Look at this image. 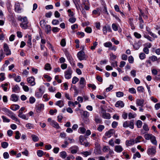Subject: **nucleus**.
Listing matches in <instances>:
<instances>
[{"label": "nucleus", "instance_id": "2eb2a0df", "mask_svg": "<svg viewBox=\"0 0 160 160\" xmlns=\"http://www.w3.org/2000/svg\"><path fill=\"white\" fill-rule=\"evenodd\" d=\"M32 37L31 35H28V40L27 41V44L28 46L30 48L32 47V43L31 42Z\"/></svg>", "mask_w": 160, "mask_h": 160}, {"label": "nucleus", "instance_id": "6e6552de", "mask_svg": "<svg viewBox=\"0 0 160 160\" xmlns=\"http://www.w3.org/2000/svg\"><path fill=\"white\" fill-rule=\"evenodd\" d=\"M34 78L32 77L28 78L27 79V81L30 83L31 86H34L35 85V82H34Z\"/></svg>", "mask_w": 160, "mask_h": 160}, {"label": "nucleus", "instance_id": "aec40b11", "mask_svg": "<svg viewBox=\"0 0 160 160\" xmlns=\"http://www.w3.org/2000/svg\"><path fill=\"white\" fill-rule=\"evenodd\" d=\"M44 27L46 30V32L47 33H49L51 31V27L50 25H46Z\"/></svg>", "mask_w": 160, "mask_h": 160}, {"label": "nucleus", "instance_id": "864d4df0", "mask_svg": "<svg viewBox=\"0 0 160 160\" xmlns=\"http://www.w3.org/2000/svg\"><path fill=\"white\" fill-rule=\"evenodd\" d=\"M5 74L4 73H1L0 74V80L2 81L5 79V77L4 76Z\"/></svg>", "mask_w": 160, "mask_h": 160}, {"label": "nucleus", "instance_id": "69168bd1", "mask_svg": "<svg viewBox=\"0 0 160 160\" xmlns=\"http://www.w3.org/2000/svg\"><path fill=\"white\" fill-rule=\"evenodd\" d=\"M129 92L132 93H136V91L134 88H131L129 89Z\"/></svg>", "mask_w": 160, "mask_h": 160}, {"label": "nucleus", "instance_id": "7c9ffc66", "mask_svg": "<svg viewBox=\"0 0 160 160\" xmlns=\"http://www.w3.org/2000/svg\"><path fill=\"white\" fill-rule=\"evenodd\" d=\"M37 153L39 157H41L44 154V153L42 151L38 150L37 152Z\"/></svg>", "mask_w": 160, "mask_h": 160}, {"label": "nucleus", "instance_id": "4c0bfd02", "mask_svg": "<svg viewBox=\"0 0 160 160\" xmlns=\"http://www.w3.org/2000/svg\"><path fill=\"white\" fill-rule=\"evenodd\" d=\"M44 68L47 70H50L51 69L50 65L49 63L46 64Z\"/></svg>", "mask_w": 160, "mask_h": 160}, {"label": "nucleus", "instance_id": "c9c22d12", "mask_svg": "<svg viewBox=\"0 0 160 160\" xmlns=\"http://www.w3.org/2000/svg\"><path fill=\"white\" fill-rule=\"evenodd\" d=\"M149 58L153 62L157 60L158 58L156 56L152 55L149 57Z\"/></svg>", "mask_w": 160, "mask_h": 160}, {"label": "nucleus", "instance_id": "0e129e2a", "mask_svg": "<svg viewBox=\"0 0 160 160\" xmlns=\"http://www.w3.org/2000/svg\"><path fill=\"white\" fill-rule=\"evenodd\" d=\"M136 70H132L130 72V73L131 75L133 77H134L136 76Z\"/></svg>", "mask_w": 160, "mask_h": 160}, {"label": "nucleus", "instance_id": "e433bc0d", "mask_svg": "<svg viewBox=\"0 0 160 160\" xmlns=\"http://www.w3.org/2000/svg\"><path fill=\"white\" fill-rule=\"evenodd\" d=\"M43 93V92H36L35 93V96L36 97H37L38 98H39L41 97L42 96Z\"/></svg>", "mask_w": 160, "mask_h": 160}, {"label": "nucleus", "instance_id": "bb28decb", "mask_svg": "<svg viewBox=\"0 0 160 160\" xmlns=\"http://www.w3.org/2000/svg\"><path fill=\"white\" fill-rule=\"evenodd\" d=\"M95 121L97 123H101L102 120L98 118V116L96 117L95 118Z\"/></svg>", "mask_w": 160, "mask_h": 160}, {"label": "nucleus", "instance_id": "a878e982", "mask_svg": "<svg viewBox=\"0 0 160 160\" xmlns=\"http://www.w3.org/2000/svg\"><path fill=\"white\" fill-rule=\"evenodd\" d=\"M19 87L17 85H15L12 88V91L14 92L17 93L18 92Z\"/></svg>", "mask_w": 160, "mask_h": 160}, {"label": "nucleus", "instance_id": "052dcab7", "mask_svg": "<svg viewBox=\"0 0 160 160\" xmlns=\"http://www.w3.org/2000/svg\"><path fill=\"white\" fill-rule=\"evenodd\" d=\"M2 118L3 119V121L4 122H10V120L9 119L7 118L4 116H2Z\"/></svg>", "mask_w": 160, "mask_h": 160}, {"label": "nucleus", "instance_id": "338daca9", "mask_svg": "<svg viewBox=\"0 0 160 160\" xmlns=\"http://www.w3.org/2000/svg\"><path fill=\"white\" fill-rule=\"evenodd\" d=\"M154 107L156 110H158L160 108V102L155 104Z\"/></svg>", "mask_w": 160, "mask_h": 160}, {"label": "nucleus", "instance_id": "8fccbe9b", "mask_svg": "<svg viewBox=\"0 0 160 160\" xmlns=\"http://www.w3.org/2000/svg\"><path fill=\"white\" fill-rule=\"evenodd\" d=\"M46 22L44 20H42L40 21V24L42 28L44 27L45 26Z\"/></svg>", "mask_w": 160, "mask_h": 160}, {"label": "nucleus", "instance_id": "b1692460", "mask_svg": "<svg viewBox=\"0 0 160 160\" xmlns=\"http://www.w3.org/2000/svg\"><path fill=\"white\" fill-rule=\"evenodd\" d=\"M140 140H142V141H143L144 140V139L142 136H138L135 140V143H137L138 142H140Z\"/></svg>", "mask_w": 160, "mask_h": 160}, {"label": "nucleus", "instance_id": "f257e3e1", "mask_svg": "<svg viewBox=\"0 0 160 160\" xmlns=\"http://www.w3.org/2000/svg\"><path fill=\"white\" fill-rule=\"evenodd\" d=\"M18 19L19 21L22 22L20 24V26L21 28L24 29H26L27 28L28 22L26 17L22 18L21 16H19L18 17Z\"/></svg>", "mask_w": 160, "mask_h": 160}, {"label": "nucleus", "instance_id": "58836bf2", "mask_svg": "<svg viewBox=\"0 0 160 160\" xmlns=\"http://www.w3.org/2000/svg\"><path fill=\"white\" fill-rule=\"evenodd\" d=\"M139 57L141 59L143 60L145 58L146 55L144 53H141L139 54Z\"/></svg>", "mask_w": 160, "mask_h": 160}, {"label": "nucleus", "instance_id": "9d476101", "mask_svg": "<svg viewBox=\"0 0 160 160\" xmlns=\"http://www.w3.org/2000/svg\"><path fill=\"white\" fill-rule=\"evenodd\" d=\"M135 143V140L131 139L130 140H127L126 142V145L128 146L134 144Z\"/></svg>", "mask_w": 160, "mask_h": 160}, {"label": "nucleus", "instance_id": "a19ab883", "mask_svg": "<svg viewBox=\"0 0 160 160\" xmlns=\"http://www.w3.org/2000/svg\"><path fill=\"white\" fill-rule=\"evenodd\" d=\"M124 94L123 92H118L116 93V95L118 97H120L123 96Z\"/></svg>", "mask_w": 160, "mask_h": 160}, {"label": "nucleus", "instance_id": "6ab92c4d", "mask_svg": "<svg viewBox=\"0 0 160 160\" xmlns=\"http://www.w3.org/2000/svg\"><path fill=\"white\" fill-rule=\"evenodd\" d=\"M55 105L58 106L60 108H62L64 106V104L62 100H59L56 102Z\"/></svg>", "mask_w": 160, "mask_h": 160}, {"label": "nucleus", "instance_id": "c85d7f7f", "mask_svg": "<svg viewBox=\"0 0 160 160\" xmlns=\"http://www.w3.org/2000/svg\"><path fill=\"white\" fill-rule=\"evenodd\" d=\"M5 57L4 53L3 52L2 49L0 50V59L1 60Z\"/></svg>", "mask_w": 160, "mask_h": 160}, {"label": "nucleus", "instance_id": "774afa93", "mask_svg": "<svg viewBox=\"0 0 160 160\" xmlns=\"http://www.w3.org/2000/svg\"><path fill=\"white\" fill-rule=\"evenodd\" d=\"M59 150V148L58 147L54 148L53 150V152L56 154L58 153Z\"/></svg>", "mask_w": 160, "mask_h": 160}, {"label": "nucleus", "instance_id": "473e14b6", "mask_svg": "<svg viewBox=\"0 0 160 160\" xmlns=\"http://www.w3.org/2000/svg\"><path fill=\"white\" fill-rule=\"evenodd\" d=\"M137 91L139 92H143L144 91V88L142 86H139L137 88Z\"/></svg>", "mask_w": 160, "mask_h": 160}, {"label": "nucleus", "instance_id": "72a5a7b5", "mask_svg": "<svg viewBox=\"0 0 160 160\" xmlns=\"http://www.w3.org/2000/svg\"><path fill=\"white\" fill-rule=\"evenodd\" d=\"M137 157H138V158H140L141 157V155L138 152H136L135 154L134 155L133 158L135 159Z\"/></svg>", "mask_w": 160, "mask_h": 160}, {"label": "nucleus", "instance_id": "49530a36", "mask_svg": "<svg viewBox=\"0 0 160 160\" xmlns=\"http://www.w3.org/2000/svg\"><path fill=\"white\" fill-rule=\"evenodd\" d=\"M26 127L27 129H31L33 128V125L30 123L26 124Z\"/></svg>", "mask_w": 160, "mask_h": 160}, {"label": "nucleus", "instance_id": "5fc2aeb1", "mask_svg": "<svg viewBox=\"0 0 160 160\" xmlns=\"http://www.w3.org/2000/svg\"><path fill=\"white\" fill-rule=\"evenodd\" d=\"M85 31L87 33H90L92 32V29L90 27H87L85 30Z\"/></svg>", "mask_w": 160, "mask_h": 160}, {"label": "nucleus", "instance_id": "2f4dec72", "mask_svg": "<svg viewBox=\"0 0 160 160\" xmlns=\"http://www.w3.org/2000/svg\"><path fill=\"white\" fill-rule=\"evenodd\" d=\"M142 122L140 120H138L136 123L137 126L138 128H141L142 127Z\"/></svg>", "mask_w": 160, "mask_h": 160}, {"label": "nucleus", "instance_id": "393cba45", "mask_svg": "<svg viewBox=\"0 0 160 160\" xmlns=\"http://www.w3.org/2000/svg\"><path fill=\"white\" fill-rule=\"evenodd\" d=\"M2 147L4 148H6L8 146V142H2L1 143Z\"/></svg>", "mask_w": 160, "mask_h": 160}, {"label": "nucleus", "instance_id": "cd10ccee", "mask_svg": "<svg viewBox=\"0 0 160 160\" xmlns=\"http://www.w3.org/2000/svg\"><path fill=\"white\" fill-rule=\"evenodd\" d=\"M104 45L106 47L110 48L112 47V44L111 42H108L104 43Z\"/></svg>", "mask_w": 160, "mask_h": 160}, {"label": "nucleus", "instance_id": "f8f14e48", "mask_svg": "<svg viewBox=\"0 0 160 160\" xmlns=\"http://www.w3.org/2000/svg\"><path fill=\"white\" fill-rule=\"evenodd\" d=\"M114 131L113 129H110L107 132L105 133V135L108 138L110 137L112 134L114 132Z\"/></svg>", "mask_w": 160, "mask_h": 160}, {"label": "nucleus", "instance_id": "a18cd8bd", "mask_svg": "<svg viewBox=\"0 0 160 160\" xmlns=\"http://www.w3.org/2000/svg\"><path fill=\"white\" fill-rule=\"evenodd\" d=\"M112 28L113 30L114 31H117L118 30V26L115 23H113L112 24Z\"/></svg>", "mask_w": 160, "mask_h": 160}, {"label": "nucleus", "instance_id": "9b49d317", "mask_svg": "<svg viewBox=\"0 0 160 160\" xmlns=\"http://www.w3.org/2000/svg\"><path fill=\"white\" fill-rule=\"evenodd\" d=\"M86 81L84 78L82 77L80 78L79 82V83L80 85V87L81 88H83L85 84Z\"/></svg>", "mask_w": 160, "mask_h": 160}, {"label": "nucleus", "instance_id": "7ed1b4c3", "mask_svg": "<svg viewBox=\"0 0 160 160\" xmlns=\"http://www.w3.org/2000/svg\"><path fill=\"white\" fill-rule=\"evenodd\" d=\"M72 72L71 68L68 67L67 70L64 72V76L65 78L67 79L71 78Z\"/></svg>", "mask_w": 160, "mask_h": 160}, {"label": "nucleus", "instance_id": "09e8293b", "mask_svg": "<svg viewBox=\"0 0 160 160\" xmlns=\"http://www.w3.org/2000/svg\"><path fill=\"white\" fill-rule=\"evenodd\" d=\"M19 106L17 104L15 105L12 108V109L13 111H16L19 108Z\"/></svg>", "mask_w": 160, "mask_h": 160}, {"label": "nucleus", "instance_id": "603ef678", "mask_svg": "<svg viewBox=\"0 0 160 160\" xmlns=\"http://www.w3.org/2000/svg\"><path fill=\"white\" fill-rule=\"evenodd\" d=\"M89 115L88 112L86 111H84L83 113V116L84 118H88Z\"/></svg>", "mask_w": 160, "mask_h": 160}, {"label": "nucleus", "instance_id": "6e6d98bb", "mask_svg": "<svg viewBox=\"0 0 160 160\" xmlns=\"http://www.w3.org/2000/svg\"><path fill=\"white\" fill-rule=\"evenodd\" d=\"M18 117H19L20 118H21L23 119L27 120L28 119V118L24 114H22L21 115H18Z\"/></svg>", "mask_w": 160, "mask_h": 160}, {"label": "nucleus", "instance_id": "680f3d73", "mask_svg": "<svg viewBox=\"0 0 160 160\" xmlns=\"http://www.w3.org/2000/svg\"><path fill=\"white\" fill-rule=\"evenodd\" d=\"M143 51L146 54H148L149 53V50L147 47H145L143 49Z\"/></svg>", "mask_w": 160, "mask_h": 160}, {"label": "nucleus", "instance_id": "37998d69", "mask_svg": "<svg viewBox=\"0 0 160 160\" xmlns=\"http://www.w3.org/2000/svg\"><path fill=\"white\" fill-rule=\"evenodd\" d=\"M143 129L146 131H148L149 130V128L148 125L146 123H144L143 126Z\"/></svg>", "mask_w": 160, "mask_h": 160}, {"label": "nucleus", "instance_id": "423d86ee", "mask_svg": "<svg viewBox=\"0 0 160 160\" xmlns=\"http://www.w3.org/2000/svg\"><path fill=\"white\" fill-rule=\"evenodd\" d=\"M4 51L6 52V55H9L11 54L10 50H9V48L7 44L5 43L3 46Z\"/></svg>", "mask_w": 160, "mask_h": 160}, {"label": "nucleus", "instance_id": "f03ea898", "mask_svg": "<svg viewBox=\"0 0 160 160\" xmlns=\"http://www.w3.org/2000/svg\"><path fill=\"white\" fill-rule=\"evenodd\" d=\"M77 56L78 59L80 60H85L87 58V56L85 54L84 52L82 51L78 52L77 54Z\"/></svg>", "mask_w": 160, "mask_h": 160}, {"label": "nucleus", "instance_id": "f704fd0d", "mask_svg": "<svg viewBox=\"0 0 160 160\" xmlns=\"http://www.w3.org/2000/svg\"><path fill=\"white\" fill-rule=\"evenodd\" d=\"M79 80V79L76 77H74L72 79V82L75 84Z\"/></svg>", "mask_w": 160, "mask_h": 160}, {"label": "nucleus", "instance_id": "4be33fe9", "mask_svg": "<svg viewBox=\"0 0 160 160\" xmlns=\"http://www.w3.org/2000/svg\"><path fill=\"white\" fill-rule=\"evenodd\" d=\"M152 135L151 134H146L144 135V137L145 139L147 140H150L151 137L152 136Z\"/></svg>", "mask_w": 160, "mask_h": 160}, {"label": "nucleus", "instance_id": "c756f323", "mask_svg": "<svg viewBox=\"0 0 160 160\" xmlns=\"http://www.w3.org/2000/svg\"><path fill=\"white\" fill-rule=\"evenodd\" d=\"M60 156L62 158H65L67 156L66 153L65 151H62L60 153Z\"/></svg>", "mask_w": 160, "mask_h": 160}, {"label": "nucleus", "instance_id": "3c124183", "mask_svg": "<svg viewBox=\"0 0 160 160\" xmlns=\"http://www.w3.org/2000/svg\"><path fill=\"white\" fill-rule=\"evenodd\" d=\"M16 135L15 137V138L17 139H18L20 137V133L18 131L16 132Z\"/></svg>", "mask_w": 160, "mask_h": 160}, {"label": "nucleus", "instance_id": "f3484780", "mask_svg": "<svg viewBox=\"0 0 160 160\" xmlns=\"http://www.w3.org/2000/svg\"><path fill=\"white\" fill-rule=\"evenodd\" d=\"M18 99V96L15 94H12L11 96L10 100L14 102H16Z\"/></svg>", "mask_w": 160, "mask_h": 160}, {"label": "nucleus", "instance_id": "bf43d9fd", "mask_svg": "<svg viewBox=\"0 0 160 160\" xmlns=\"http://www.w3.org/2000/svg\"><path fill=\"white\" fill-rule=\"evenodd\" d=\"M134 35L135 37L137 38H140L141 37V34L137 32H135L134 33Z\"/></svg>", "mask_w": 160, "mask_h": 160}, {"label": "nucleus", "instance_id": "c03bdc74", "mask_svg": "<svg viewBox=\"0 0 160 160\" xmlns=\"http://www.w3.org/2000/svg\"><path fill=\"white\" fill-rule=\"evenodd\" d=\"M81 153L84 155L85 157H87V156L91 155V152H89L88 151H85L82 152Z\"/></svg>", "mask_w": 160, "mask_h": 160}, {"label": "nucleus", "instance_id": "e2e57ef3", "mask_svg": "<svg viewBox=\"0 0 160 160\" xmlns=\"http://www.w3.org/2000/svg\"><path fill=\"white\" fill-rule=\"evenodd\" d=\"M59 23V21L56 19H54L52 22V23L53 25L58 24Z\"/></svg>", "mask_w": 160, "mask_h": 160}, {"label": "nucleus", "instance_id": "dca6fc26", "mask_svg": "<svg viewBox=\"0 0 160 160\" xmlns=\"http://www.w3.org/2000/svg\"><path fill=\"white\" fill-rule=\"evenodd\" d=\"M102 116L103 118L106 119H109L111 118L110 114L106 112L102 114Z\"/></svg>", "mask_w": 160, "mask_h": 160}, {"label": "nucleus", "instance_id": "39448f33", "mask_svg": "<svg viewBox=\"0 0 160 160\" xmlns=\"http://www.w3.org/2000/svg\"><path fill=\"white\" fill-rule=\"evenodd\" d=\"M156 152V148L152 147L149 148L147 150V153L149 155H154Z\"/></svg>", "mask_w": 160, "mask_h": 160}, {"label": "nucleus", "instance_id": "4468645a", "mask_svg": "<svg viewBox=\"0 0 160 160\" xmlns=\"http://www.w3.org/2000/svg\"><path fill=\"white\" fill-rule=\"evenodd\" d=\"M115 106L116 107H120L121 108H122L124 106V103H123L122 101H119L116 102L115 104Z\"/></svg>", "mask_w": 160, "mask_h": 160}, {"label": "nucleus", "instance_id": "ea45409f", "mask_svg": "<svg viewBox=\"0 0 160 160\" xmlns=\"http://www.w3.org/2000/svg\"><path fill=\"white\" fill-rule=\"evenodd\" d=\"M104 126L102 125H99L97 129L99 132H101L104 128Z\"/></svg>", "mask_w": 160, "mask_h": 160}, {"label": "nucleus", "instance_id": "13d9d810", "mask_svg": "<svg viewBox=\"0 0 160 160\" xmlns=\"http://www.w3.org/2000/svg\"><path fill=\"white\" fill-rule=\"evenodd\" d=\"M35 101V99L33 97H31L29 98V102L31 103H33Z\"/></svg>", "mask_w": 160, "mask_h": 160}, {"label": "nucleus", "instance_id": "ddd939ff", "mask_svg": "<svg viewBox=\"0 0 160 160\" xmlns=\"http://www.w3.org/2000/svg\"><path fill=\"white\" fill-rule=\"evenodd\" d=\"M123 150V148L120 145H116L115 147V151L118 152H122Z\"/></svg>", "mask_w": 160, "mask_h": 160}, {"label": "nucleus", "instance_id": "5701e85b", "mask_svg": "<svg viewBox=\"0 0 160 160\" xmlns=\"http://www.w3.org/2000/svg\"><path fill=\"white\" fill-rule=\"evenodd\" d=\"M33 141L34 142H36L38 141L39 138L38 137L35 135L32 134L31 136Z\"/></svg>", "mask_w": 160, "mask_h": 160}, {"label": "nucleus", "instance_id": "0eeeda50", "mask_svg": "<svg viewBox=\"0 0 160 160\" xmlns=\"http://www.w3.org/2000/svg\"><path fill=\"white\" fill-rule=\"evenodd\" d=\"M15 10L18 13L21 12L22 8L20 7V4L18 3H16L15 4Z\"/></svg>", "mask_w": 160, "mask_h": 160}, {"label": "nucleus", "instance_id": "20e7f679", "mask_svg": "<svg viewBox=\"0 0 160 160\" xmlns=\"http://www.w3.org/2000/svg\"><path fill=\"white\" fill-rule=\"evenodd\" d=\"M133 122V120H132L130 121H126L123 123V126L124 128L129 127L130 128L132 129L134 128Z\"/></svg>", "mask_w": 160, "mask_h": 160}, {"label": "nucleus", "instance_id": "a211bd4d", "mask_svg": "<svg viewBox=\"0 0 160 160\" xmlns=\"http://www.w3.org/2000/svg\"><path fill=\"white\" fill-rule=\"evenodd\" d=\"M50 125L57 129H58L60 128L58 124L55 121H52L51 124Z\"/></svg>", "mask_w": 160, "mask_h": 160}, {"label": "nucleus", "instance_id": "de8ad7c7", "mask_svg": "<svg viewBox=\"0 0 160 160\" xmlns=\"http://www.w3.org/2000/svg\"><path fill=\"white\" fill-rule=\"evenodd\" d=\"M92 13L95 14H98L100 15V12L99 9L98 8L96 10H94L93 11Z\"/></svg>", "mask_w": 160, "mask_h": 160}, {"label": "nucleus", "instance_id": "4d7b16f0", "mask_svg": "<svg viewBox=\"0 0 160 160\" xmlns=\"http://www.w3.org/2000/svg\"><path fill=\"white\" fill-rule=\"evenodd\" d=\"M134 60L133 57L132 56H130L128 57V61L129 63H133Z\"/></svg>", "mask_w": 160, "mask_h": 160}, {"label": "nucleus", "instance_id": "412c9836", "mask_svg": "<svg viewBox=\"0 0 160 160\" xmlns=\"http://www.w3.org/2000/svg\"><path fill=\"white\" fill-rule=\"evenodd\" d=\"M150 140L152 144L155 145H157V141L156 138L154 136L152 135Z\"/></svg>", "mask_w": 160, "mask_h": 160}, {"label": "nucleus", "instance_id": "79ce46f5", "mask_svg": "<svg viewBox=\"0 0 160 160\" xmlns=\"http://www.w3.org/2000/svg\"><path fill=\"white\" fill-rule=\"evenodd\" d=\"M136 116V114H133L132 113L130 112L128 114V118L129 119L134 118Z\"/></svg>", "mask_w": 160, "mask_h": 160}, {"label": "nucleus", "instance_id": "1a4fd4ad", "mask_svg": "<svg viewBox=\"0 0 160 160\" xmlns=\"http://www.w3.org/2000/svg\"><path fill=\"white\" fill-rule=\"evenodd\" d=\"M144 102V100L142 99H137L136 100V103L137 105L142 107L143 106Z\"/></svg>", "mask_w": 160, "mask_h": 160}]
</instances>
